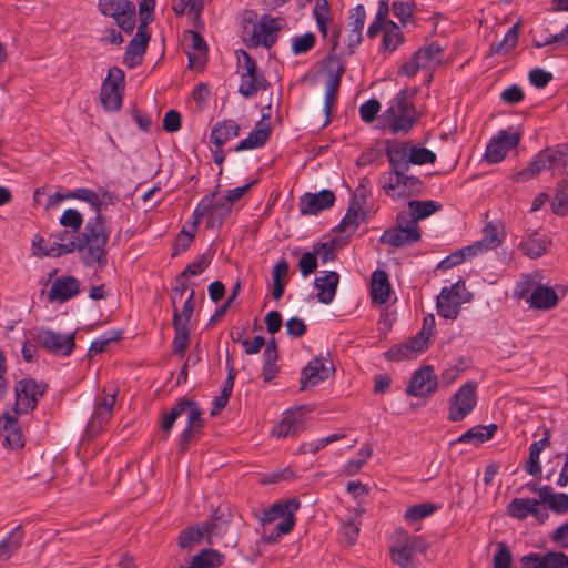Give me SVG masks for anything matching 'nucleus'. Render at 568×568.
Masks as SVG:
<instances>
[{
    "mask_svg": "<svg viewBox=\"0 0 568 568\" xmlns=\"http://www.w3.org/2000/svg\"><path fill=\"white\" fill-rule=\"evenodd\" d=\"M37 341L50 353L61 356L70 355L75 345L74 333L64 334L52 329H40L37 333Z\"/></svg>",
    "mask_w": 568,
    "mask_h": 568,
    "instance_id": "nucleus-15",
    "label": "nucleus"
},
{
    "mask_svg": "<svg viewBox=\"0 0 568 568\" xmlns=\"http://www.w3.org/2000/svg\"><path fill=\"white\" fill-rule=\"evenodd\" d=\"M149 34L140 26L133 39L129 42L124 54V63L130 68H134L141 63L142 57L146 50Z\"/></svg>",
    "mask_w": 568,
    "mask_h": 568,
    "instance_id": "nucleus-30",
    "label": "nucleus"
},
{
    "mask_svg": "<svg viewBox=\"0 0 568 568\" xmlns=\"http://www.w3.org/2000/svg\"><path fill=\"white\" fill-rule=\"evenodd\" d=\"M341 85V74L331 73L326 82L325 100H324V112L326 115L325 125L329 122L331 112L336 102L337 92Z\"/></svg>",
    "mask_w": 568,
    "mask_h": 568,
    "instance_id": "nucleus-46",
    "label": "nucleus"
},
{
    "mask_svg": "<svg viewBox=\"0 0 568 568\" xmlns=\"http://www.w3.org/2000/svg\"><path fill=\"white\" fill-rule=\"evenodd\" d=\"M224 555L214 549H203L195 555L189 567L182 568H217L223 565Z\"/></svg>",
    "mask_w": 568,
    "mask_h": 568,
    "instance_id": "nucleus-42",
    "label": "nucleus"
},
{
    "mask_svg": "<svg viewBox=\"0 0 568 568\" xmlns=\"http://www.w3.org/2000/svg\"><path fill=\"white\" fill-rule=\"evenodd\" d=\"M437 510V506L432 503H424L412 506L405 511L404 518L408 523L419 521Z\"/></svg>",
    "mask_w": 568,
    "mask_h": 568,
    "instance_id": "nucleus-53",
    "label": "nucleus"
},
{
    "mask_svg": "<svg viewBox=\"0 0 568 568\" xmlns=\"http://www.w3.org/2000/svg\"><path fill=\"white\" fill-rule=\"evenodd\" d=\"M442 59V48L436 43H430L417 50L414 55L403 64L399 73L413 78L418 71L425 70L427 71L426 82H430L432 71L440 64Z\"/></svg>",
    "mask_w": 568,
    "mask_h": 568,
    "instance_id": "nucleus-8",
    "label": "nucleus"
},
{
    "mask_svg": "<svg viewBox=\"0 0 568 568\" xmlns=\"http://www.w3.org/2000/svg\"><path fill=\"white\" fill-rule=\"evenodd\" d=\"M116 392L112 390L106 393L103 390L102 396H98L95 399V409L93 418L98 419L100 423H105L111 418L113 406L115 404Z\"/></svg>",
    "mask_w": 568,
    "mask_h": 568,
    "instance_id": "nucleus-43",
    "label": "nucleus"
},
{
    "mask_svg": "<svg viewBox=\"0 0 568 568\" xmlns=\"http://www.w3.org/2000/svg\"><path fill=\"white\" fill-rule=\"evenodd\" d=\"M409 163L416 165L434 163L436 155L433 151L424 148L413 145L408 148Z\"/></svg>",
    "mask_w": 568,
    "mask_h": 568,
    "instance_id": "nucleus-54",
    "label": "nucleus"
},
{
    "mask_svg": "<svg viewBox=\"0 0 568 568\" xmlns=\"http://www.w3.org/2000/svg\"><path fill=\"white\" fill-rule=\"evenodd\" d=\"M288 263L285 260L275 264L272 271L273 292L272 295L275 300H280L285 290V278L288 274Z\"/></svg>",
    "mask_w": 568,
    "mask_h": 568,
    "instance_id": "nucleus-48",
    "label": "nucleus"
},
{
    "mask_svg": "<svg viewBox=\"0 0 568 568\" xmlns=\"http://www.w3.org/2000/svg\"><path fill=\"white\" fill-rule=\"evenodd\" d=\"M102 14L114 19L116 24L126 32L135 26V7L126 0H99Z\"/></svg>",
    "mask_w": 568,
    "mask_h": 568,
    "instance_id": "nucleus-13",
    "label": "nucleus"
},
{
    "mask_svg": "<svg viewBox=\"0 0 568 568\" xmlns=\"http://www.w3.org/2000/svg\"><path fill=\"white\" fill-rule=\"evenodd\" d=\"M173 326L175 331V336L173 341L174 352L175 353H184V351L189 346L190 341V329L189 326L182 322L181 316H179V310L173 312Z\"/></svg>",
    "mask_w": 568,
    "mask_h": 568,
    "instance_id": "nucleus-44",
    "label": "nucleus"
},
{
    "mask_svg": "<svg viewBox=\"0 0 568 568\" xmlns=\"http://www.w3.org/2000/svg\"><path fill=\"white\" fill-rule=\"evenodd\" d=\"M184 48L189 57L191 68H200L205 62L206 43L195 31H187L184 34Z\"/></svg>",
    "mask_w": 568,
    "mask_h": 568,
    "instance_id": "nucleus-27",
    "label": "nucleus"
},
{
    "mask_svg": "<svg viewBox=\"0 0 568 568\" xmlns=\"http://www.w3.org/2000/svg\"><path fill=\"white\" fill-rule=\"evenodd\" d=\"M124 80V73L119 68H112L109 70L108 77L104 80L100 99L105 110L115 111L121 106V93L120 88Z\"/></svg>",
    "mask_w": 568,
    "mask_h": 568,
    "instance_id": "nucleus-16",
    "label": "nucleus"
},
{
    "mask_svg": "<svg viewBox=\"0 0 568 568\" xmlns=\"http://www.w3.org/2000/svg\"><path fill=\"white\" fill-rule=\"evenodd\" d=\"M544 170L558 171L559 173L568 171V144H558L541 150L527 168L514 174L513 180L515 182H527Z\"/></svg>",
    "mask_w": 568,
    "mask_h": 568,
    "instance_id": "nucleus-2",
    "label": "nucleus"
},
{
    "mask_svg": "<svg viewBox=\"0 0 568 568\" xmlns=\"http://www.w3.org/2000/svg\"><path fill=\"white\" fill-rule=\"evenodd\" d=\"M464 290L465 285L462 282H457L449 287L442 288L436 303L439 316L446 320L457 318L462 304L466 302L462 297V292Z\"/></svg>",
    "mask_w": 568,
    "mask_h": 568,
    "instance_id": "nucleus-14",
    "label": "nucleus"
},
{
    "mask_svg": "<svg viewBox=\"0 0 568 568\" xmlns=\"http://www.w3.org/2000/svg\"><path fill=\"white\" fill-rule=\"evenodd\" d=\"M420 239V230L414 220L408 219V214L398 213L396 226L384 232L381 237L383 243L394 247L410 245Z\"/></svg>",
    "mask_w": 568,
    "mask_h": 568,
    "instance_id": "nucleus-11",
    "label": "nucleus"
},
{
    "mask_svg": "<svg viewBox=\"0 0 568 568\" xmlns=\"http://www.w3.org/2000/svg\"><path fill=\"white\" fill-rule=\"evenodd\" d=\"M407 171H388L379 178L382 189L393 199H404L414 195L420 189V181Z\"/></svg>",
    "mask_w": 568,
    "mask_h": 568,
    "instance_id": "nucleus-9",
    "label": "nucleus"
},
{
    "mask_svg": "<svg viewBox=\"0 0 568 568\" xmlns=\"http://www.w3.org/2000/svg\"><path fill=\"white\" fill-rule=\"evenodd\" d=\"M513 556L508 547L500 542L494 556V568H511Z\"/></svg>",
    "mask_w": 568,
    "mask_h": 568,
    "instance_id": "nucleus-64",
    "label": "nucleus"
},
{
    "mask_svg": "<svg viewBox=\"0 0 568 568\" xmlns=\"http://www.w3.org/2000/svg\"><path fill=\"white\" fill-rule=\"evenodd\" d=\"M240 126L233 120H225L216 123L211 131V140L217 149H221L227 141L236 138Z\"/></svg>",
    "mask_w": 568,
    "mask_h": 568,
    "instance_id": "nucleus-36",
    "label": "nucleus"
},
{
    "mask_svg": "<svg viewBox=\"0 0 568 568\" xmlns=\"http://www.w3.org/2000/svg\"><path fill=\"white\" fill-rule=\"evenodd\" d=\"M80 290V282L73 276L58 277L49 290L50 301L64 302L75 296Z\"/></svg>",
    "mask_w": 568,
    "mask_h": 568,
    "instance_id": "nucleus-28",
    "label": "nucleus"
},
{
    "mask_svg": "<svg viewBox=\"0 0 568 568\" xmlns=\"http://www.w3.org/2000/svg\"><path fill=\"white\" fill-rule=\"evenodd\" d=\"M550 243V240L546 235L530 231L523 237L519 248L528 257L538 258L547 252Z\"/></svg>",
    "mask_w": 568,
    "mask_h": 568,
    "instance_id": "nucleus-31",
    "label": "nucleus"
},
{
    "mask_svg": "<svg viewBox=\"0 0 568 568\" xmlns=\"http://www.w3.org/2000/svg\"><path fill=\"white\" fill-rule=\"evenodd\" d=\"M24 532L21 526L14 527L1 541H0V561L9 560L22 546Z\"/></svg>",
    "mask_w": 568,
    "mask_h": 568,
    "instance_id": "nucleus-34",
    "label": "nucleus"
},
{
    "mask_svg": "<svg viewBox=\"0 0 568 568\" xmlns=\"http://www.w3.org/2000/svg\"><path fill=\"white\" fill-rule=\"evenodd\" d=\"M551 209L558 215H566L568 213V182H562L558 185L551 202Z\"/></svg>",
    "mask_w": 568,
    "mask_h": 568,
    "instance_id": "nucleus-55",
    "label": "nucleus"
},
{
    "mask_svg": "<svg viewBox=\"0 0 568 568\" xmlns=\"http://www.w3.org/2000/svg\"><path fill=\"white\" fill-rule=\"evenodd\" d=\"M382 47L384 51L393 52L403 41L402 32L394 22L385 23Z\"/></svg>",
    "mask_w": 568,
    "mask_h": 568,
    "instance_id": "nucleus-50",
    "label": "nucleus"
},
{
    "mask_svg": "<svg viewBox=\"0 0 568 568\" xmlns=\"http://www.w3.org/2000/svg\"><path fill=\"white\" fill-rule=\"evenodd\" d=\"M315 44V36L312 32H306L303 36L296 37L292 42V50L295 54H303L310 51Z\"/></svg>",
    "mask_w": 568,
    "mask_h": 568,
    "instance_id": "nucleus-62",
    "label": "nucleus"
},
{
    "mask_svg": "<svg viewBox=\"0 0 568 568\" xmlns=\"http://www.w3.org/2000/svg\"><path fill=\"white\" fill-rule=\"evenodd\" d=\"M305 418L301 409L287 410L281 422L273 428L272 434L277 438L295 436L304 426Z\"/></svg>",
    "mask_w": 568,
    "mask_h": 568,
    "instance_id": "nucleus-26",
    "label": "nucleus"
},
{
    "mask_svg": "<svg viewBox=\"0 0 568 568\" xmlns=\"http://www.w3.org/2000/svg\"><path fill=\"white\" fill-rule=\"evenodd\" d=\"M313 14L323 38L328 39L332 42V49H335L337 45L338 32L335 29H329V26L332 23V16L328 1L316 0L313 9Z\"/></svg>",
    "mask_w": 568,
    "mask_h": 568,
    "instance_id": "nucleus-25",
    "label": "nucleus"
},
{
    "mask_svg": "<svg viewBox=\"0 0 568 568\" xmlns=\"http://www.w3.org/2000/svg\"><path fill=\"white\" fill-rule=\"evenodd\" d=\"M205 531V539L209 545H213L216 540L221 539L229 530L227 520L223 517L215 516L209 521L203 524Z\"/></svg>",
    "mask_w": 568,
    "mask_h": 568,
    "instance_id": "nucleus-45",
    "label": "nucleus"
},
{
    "mask_svg": "<svg viewBox=\"0 0 568 568\" xmlns=\"http://www.w3.org/2000/svg\"><path fill=\"white\" fill-rule=\"evenodd\" d=\"M536 499L530 498H515L509 505H508V513L510 516L517 518V519H524L528 515H530V511H536Z\"/></svg>",
    "mask_w": 568,
    "mask_h": 568,
    "instance_id": "nucleus-52",
    "label": "nucleus"
},
{
    "mask_svg": "<svg viewBox=\"0 0 568 568\" xmlns=\"http://www.w3.org/2000/svg\"><path fill=\"white\" fill-rule=\"evenodd\" d=\"M68 196H73L75 200L87 202L97 210H99V207L102 205L100 196L90 189H77L74 191L68 192Z\"/></svg>",
    "mask_w": 568,
    "mask_h": 568,
    "instance_id": "nucleus-61",
    "label": "nucleus"
},
{
    "mask_svg": "<svg viewBox=\"0 0 568 568\" xmlns=\"http://www.w3.org/2000/svg\"><path fill=\"white\" fill-rule=\"evenodd\" d=\"M387 158L393 171H408L410 163L407 146L403 145L388 149Z\"/></svg>",
    "mask_w": 568,
    "mask_h": 568,
    "instance_id": "nucleus-49",
    "label": "nucleus"
},
{
    "mask_svg": "<svg viewBox=\"0 0 568 568\" xmlns=\"http://www.w3.org/2000/svg\"><path fill=\"white\" fill-rule=\"evenodd\" d=\"M476 388V383L469 381L450 398L447 416L450 422H460L473 412L477 404Z\"/></svg>",
    "mask_w": 568,
    "mask_h": 568,
    "instance_id": "nucleus-12",
    "label": "nucleus"
},
{
    "mask_svg": "<svg viewBox=\"0 0 568 568\" xmlns=\"http://www.w3.org/2000/svg\"><path fill=\"white\" fill-rule=\"evenodd\" d=\"M518 42V27L513 26L504 39L496 45L491 47V52L496 54L507 53L516 47Z\"/></svg>",
    "mask_w": 568,
    "mask_h": 568,
    "instance_id": "nucleus-56",
    "label": "nucleus"
},
{
    "mask_svg": "<svg viewBox=\"0 0 568 568\" xmlns=\"http://www.w3.org/2000/svg\"><path fill=\"white\" fill-rule=\"evenodd\" d=\"M440 207V204L435 201L412 200L407 203V210L400 211L399 213L408 214V219L414 220V223L417 224L419 220L427 219L439 211Z\"/></svg>",
    "mask_w": 568,
    "mask_h": 568,
    "instance_id": "nucleus-35",
    "label": "nucleus"
},
{
    "mask_svg": "<svg viewBox=\"0 0 568 568\" xmlns=\"http://www.w3.org/2000/svg\"><path fill=\"white\" fill-rule=\"evenodd\" d=\"M520 134L517 131L503 130L487 144L485 159L489 163H498L506 156L507 152L518 145Z\"/></svg>",
    "mask_w": 568,
    "mask_h": 568,
    "instance_id": "nucleus-17",
    "label": "nucleus"
},
{
    "mask_svg": "<svg viewBox=\"0 0 568 568\" xmlns=\"http://www.w3.org/2000/svg\"><path fill=\"white\" fill-rule=\"evenodd\" d=\"M211 257L209 254H201L194 262L187 265V267L180 274L179 277L186 281L189 275L197 276L204 272V270L210 265Z\"/></svg>",
    "mask_w": 568,
    "mask_h": 568,
    "instance_id": "nucleus-59",
    "label": "nucleus"
},
{
    "mask_svg": "<svg viewBox=\"0 0 568 568\" xmlns=\"http://www.w3.org/2000/svg\"><path fill=\"white\" fill-rule=\"evenodd\" d=\"M0 430L10 448L18 449L23 446L22 432L14 416L4 413L0 418Z\"/></svg>",
    "mask_w": 568,
    "mask_h": 568,
    "instance_id": "nucleus-32",
    "label": "nucleus"
},
{
    "mask_svg": "<svg viewBox=\"0 0 568 568\" xmlns=\"http://www.w3.org/2000/svg\"><path fill=\"white\" fill-rule=\"evenodd\" d=\"M60 224L72 232H78L83 224V217L78 210L68 209L62 213Z\"/></svg>",
    "mask_w": 568,
    "mask_h": 568,
    "instance_id": "nucleus-58",
    "label": "nucleus"
},
{
    "mask_svg": "<svg viewBox=\"0 0 568 568\" xmlns=\"http://www.w3.org/2000/svg\"><path fill=\"white\" fill-rule=\"evenodd\" d=\"M428 548L427 542L417 536H409L405 530H396L390 546V556L394 564L400 568H418L417 555Z\"/></svg>",
    "mask_w": 568,
    "mask_h": 568,
    "instance_id": "nucleus-5",
    "label": "nucleus"
},
{
    "mask_svg": "<svg viewBox=\"0 0 568 568\" xmlns=\"http://www.w3.org/2000/svg\"><path fill=\"white\" fill-rule=\"evenodd\" d=\"M182 415V408L180 406V400L169 410L164 412L161 419V429L164 435V439H166L170 435L171 429L175 420Z\"/></svg>",
    "mask_w": 568,
    "mask_h": 568,
    "instance_id": "nucleus-60",
    "label": "nucleus"
},
{
    "mask_svg": "<svg viewBox=\"0 0 568 568\" xmlns=\"http://www.w3.org/2000/svg\"><path fill=\"white\" fill-rule=\"evenodd\" d=\"M268 115H263V119L257 122L255 130L237 144L236 151L253 150L265 144L271 133L270 123L266 121Z\"/></svg>",
    "mask_w": 568,
    "mask_h": 568,
    "instance_id": "nucleus-33",
    "label": "nucleus"
},
{
    "mask_svg": "<svg viewBox=\"0 0 568 568\" xmlns=\"http://www.w3.org/2000/svg\"><path fill=\"white\" fill-rule=\"evenodd\" d=\"M505 240V231L503 225L488 222L483 229L481 242L486 244L488 250H494L503 244Z\"/></svg>",
    "mask_w": 568,
    "mask_h": 568,
    "instance_id": "nucleus-47",
    "label": "nucleus"
},
{
    "mask_svg": "<svg viewBox=\"0 0 568 568\" xmlns=\"http://www.w3.org/2000/svg\"><path fill=\"white\" fill-rule=\"evenodd\" d=\"M300 506V500L293 498L275 503L263 511L260 520L264 526L277 521L274 531L265 535L267 542H276L283 535L292 531L295 525V513Z\"/></svg>",
    "mask_w": 568,
    "mask_h": 568,
    "instance_id": "nucleus-4",
    "label": "nucleus"
},
{
    "mask_svg": "<svg viewBox=\"0 0 568 568\" xmlns=\"http://www.w3.org/2000/svg\"><path fill=\"white\" fill-rule=\"evenodd\" d=\"M521 568H568V556L561 551L529 552L520 558Z\"/></svg>",
    "mask_w": 568,
    "mask_h": 568,
    "instance_id": "nucleus-20",
    "label": "nucleus"
},
{
    "mask_svg": "<svg viewBox=\"0 0 568 568\" xmlns=\"http://www.w3.org/2000/svg\"><path fill=\"white\" fill-rule=\"evenodd\" d=\"M232 205L224 195L217 193L203 197L193 212V227H196L202 217H206L207 227H215L222 224L230 214Z\"/></svg>",
    "mask_w": 568,
    "mask_h": 568,
    "instance_id": "nucleus-7",
    "label": "nucleus"
},
{
    "mask_svg": "<svg viewBox=\"0 0 568 568\" xmlns=\"http://www.w3.org/2000/svg\"><path fill=\"white\" fill-rule=\"evenodd\" d=\"M205 538V531L202 526H193L183 530L179 537V546L183 549H190L200 544Z\"/></svg>",
    "mask_w": 568,
    "mask_h": 568,
    "instance_id": "nucleus-51",
    "label": "nucleus"
},
{
    "mask_svg": "<svg viewBox=\"0 0 568 568\" xmlns=\"http://www.w3.org/2000/svg\"><path fill=\"white\" fill-rule=\"evenodd\" d=\"M283 26V20L271 16H263L258 23L254 26L251 41L254 45L262 44L271 48L278 37V31Z\"/></svg>",
    "mask_w": 568,
    "mask_h": 568,
    "instance_id": "nucleus-19",
    "label": "nucleus"
},
{
    "mask_svg": "<svg viewBox=\"0 0 568 568\" xmlns=\"http://www.w3.org/2000/svg\"><path fill=\"white\" fill-rule=\"evenodd\" d=\"M413 98V93L402 90L389 101L383 118L393 133H406L417 123L419 113Z\"/></svg>",
    "mask_w": 568,
    "mask_h": 568,
    "instance_id": "nucleus-3",
    "label": "nucleus"
},
{
    "mask_svg": "<svg viewBox=\"0 0 568 568\" xmlns=\"http://www.w3.org/2000/svg\"><path fill=\"white\" fill-rule=\"evenodd\" d=\"M237 57V73L241 78L239 92L244 98H252L258 91L265 90L268 85L267 80L260 72L256 62L244 50L236 52Z\"/></svg>",
    "mask_w": 568,
    "mask_h": 568,
    "instance_id": "nucleus-6",
    "label": "nucleus"
},
{
    "mask_svg": "<svg viewBox=\"0 0 568 568\" xmlns=\"http://www.w3.org/2000/svg\"><path fill=\"white\" fill-rule=\"evenodd\" d=\"M334 371L333 363L327 357H316L308 363L302 373V389L306 386H316L327 379Z\"/></svg>",
    "mask_w": 568,
    "mask_h": 568,
    "instance_id": "nucleus-21",
    "label": "nucleus"
},
{
    "mask_svg": "<svg viewBox=\"0 0 568 568\" xmlns=\"http://www.w3.org/2000/svg\"><path fill=\"white\" fill-rule=\"evenodd\" d=\"M180 406L182 408V415H186L187 426L181 435V447L186 449L187 443L192 437L193 432L200 429L203 426L202 412L197 404L193 400L181 398Z\"/></svg>",
    "mask_w": 568,
    "mask_h": 568,
    "instance_id": "nucleus-23",
    "label": "nucleus"
},
{
    "mask_svg": "<svg viewBox=\"0 0 568 568\" xmlns=\"http://www.w3.org/2000/svg\"><path fill=\"white\" fill-rule=\"evenodd\" d=\"M379 110L381 103L375 99H371L359 106L361 119L366 123H371L376 119Z\"/></svg>",
    "mask_w": 568,
    "mask_h": 568,
    "instance_id": "nucleus-63",
    "label": "nucleus"
},
{
    "mask_svg": "<svg viewBox=\"0 0 568 568\" xmlns=\"http://www.w3.org/2000/svg\"><path fill=\"white\" fill-rule=\"evenodd\" d=\"M16 404L14 412L17 415L27 414L34 409L39 396L42 395L43 389L32 379L19 381L16 385Z\"/></svg>",
    "mask_w": 568,
    "mask_h": 568,
    "instance_id": "nucleus-18",
    "label": "nucleus"
},
{
    "mask_svg": "<svg viewBox=\"0 0 568 568\" xmlns=\"http://www.w3.org/2000/svg\"><path fill=\"white\" fill-rule=\"evenodd\" d=\"M390 293L388 276L384 271L376 270L372 274L371 296L373 303L384 304L387 302Z\"/></svg>",
    "mask_w": 568,
    "mask_h": 568,
    "instance_id": "nucleus-37",
    "label": "nucleus"
},
{
    "mask_svg": "<svg viewBox=\"0 0 568 568\" xmlns=\"http://www.w3.org/2000/svg\"><path fill=\"white\" fill-rule=\"evenodd\" d=\"M438 382L433 376L430 366H424L416 371L409 382L407 393L415 397H424L436 390Z\"/></svg>",
    "mask_w": 568,
    "mask_h": 568,
    "instance_id": "nucleus-22",
    "label": "nucleus"
},
{
    "mask_svg": "<svg viewBox=\"0 0 568 568\" xmlns=\"http://www.w3.org/2000/svg\"><path fill=\"white\" fill-rule=\"evenodd\" d=\"M334 201L335 195L329 190H323L318 193H306L301 197L300 211L305 215L317 214L329 209Z\"/></svg>",
    "mask_w": 568,
    "mask_h": 568,
    "instance_id": "nucleus-24",
    "label": "nucleus"
},
{
    "mask_svg": "<svg viewBox=\"0 0 568 568\" xmlns=\"http://www.w3.org/2000/svg\"><path fill=\"white\" fill-rule=\"evenodd\" d=\"M530 305L538 310H549L557 305L559 297L552 287L537 285L530 295Z\"/></svg>",
    "mask_w": 568,
    "mask_h": 568,
    "instance_id": "nucleus-38",
    "label": "nucleus"
},
{
    "mask_svg": "<svg viewBox=\"0 0 568 568\" xmlns=\"http://www.w3.org/2000/svg\"><path fill=\"white\" fill-rule=\"evenodd\" d=\"M435 328V316L428 314L423 322V328L419 334L403 345L392 347L386 357L392 361H403L413 358L427 347L428 339L433 335Z\"/></svg>",
    "mask_w": 568,
    "mask_h": 568,
    "instance_id": "nucleus-10",
    "label": "nucleus"
},
{
    "mask_svg": "<svg viewBox=\"0 0 568 568\" xmlns=\"http://www.w3.org/2000/svg\"><path fill=\"white\" fill-rule=\"evenodd\" d=\"M497 426L495 424H490L488 426H475L462 434L455 443L460 444H473L475 446L485 443L490 439L496 432Z\"/></svg>",
    "mask_w": 568,
    "mask_h": 568,
    "instance_id": "nucleus-41",
    "label": "nucleus"
},
{
    "mask_svg": "<svg viewBox=\"0 0 568 568\" xmlns=\"http://www.w3.org/2000/svg\"><path fill=\"white\" fill-rule=\"evenodd\" d=\"M363 217L362 203L358 200H352L345 216L338 224V230L346 234H353L359 226Z\"/></svg>",
    "mask_w": 568,
    "mask_h": 568,
    "instance_id": "nucleus-40",
    "label": "nucleus"
},
{
    "mask_svg": "<svg viewBox=\"0 0 568 568\" xmlns=\"http://www.w3.org/2000/svg\"><path fill=\"white\" fill-rule=\"evenodd\" d=\"M109 241V231L100 214L85 224L84 231L78 236L77 242L69 239L68 232L50 236V246H42L43 239L33 241L34 254L38 256L58 257L78 250L82 262L90 267H103L106 265L105 246Z\"/></svg>",
    "mask_w": 568,
    "mask_h": 568,
    "instance_id": "nucleus-1",
    "label": "nucleus"
},
{
    "mask_svg": "<svg viewBox=\"0 0 568 568\" xmlns=\"http://www.w3.org/2000/svg\"><path fill=\"white\" fill-rule=\"evenodd\" d=\"M549 444L550 434L548 429H545V436L540 440L534 442L529 447V460L525 467L528 474L534 476L541 474L540 454Z\"/></svg>",
    "mask_w": 568,
    "mask_h": 568,
    "instance_id": "nucleus-39",
    "label": "nucleus"
},
{
    "mask_svg": "<svg viewBox=\"0 0 568 568\" xmlns=\"http://www.w3.org/2000/svg\"><path fill=\"white\" fill-rule=\"evenodd\" d=\"M344 435L342 434H333L324 438H320L310 443L302 444L298 452L301 454L312 453L315 454L318 450L325 448L331 443H334L341 438H343Z\"/></svg>",
    "mask_w": 568,
    "mask_h": 568,
    "instance_id": "nucleus-57",
    "label": "nucleus"
},
{
    "mask_svg": "<svg viewBox=\"0 0 568 568\" xmlns=\"http://www.w3.org/2000/svg\"><path fill=\"white\" fill-rule=\"evenodd\" d=\"M339 283V275L334 271L321 272L314 281V285L317 288V298L323 304H329L336 294V290Z\"/></svg>",
    "mask_w": 568,
    "mask_h": 568,
    "instance_id": "nucleus-29",
    "label": "nucleus"
}]
</instances>
